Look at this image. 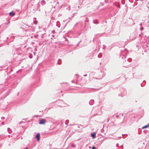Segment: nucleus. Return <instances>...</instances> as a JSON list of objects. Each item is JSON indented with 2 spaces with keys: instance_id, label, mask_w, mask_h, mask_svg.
Here are the masks:
<instances>
[{
  "instance_id": "obj_21",
  "label": "nucleus",
  "mask_w": 149,
  "mask_h": 149,
  "mask_svg": "<svg viewBox=\"0 0 149 149\" xmlns=\"http://www.w3.org/2000/svg\"><path fill=\"white\" fill-rule=\"evenodd\" d=\"M117 7L118 8H120V6L119 5H118Z\"/></svg>"
},
{
  "instance_id": "obj_25",
  "label": "nucleus",
  "mask_w": 149,
  "mask_h": 149,
  "mask_svg": "<svg viewBox=\"0 0 149 149\" xmlns=\"http://www.w3.org/2000/svg\"><path fill=\"white\" fill-rule=\"evenodd\" d=\"M2 124L3 125H4V123L3 122L2 123Z\"/></svg>"
},
{
  "instance_id": "obj_13",
  "label": "nucleus",
  "mask_w": 149,
  "mask_h": 149,
  "mask_svg": "<svg viewBox=\"0 0 149 149\" xmlns=\"http://www.w3.org/2000/svg\"><path fill=\"white\" fill-rule=\"evenodd\" d=\"M8 39V38L6 37L4 39H3L2 40L5 42Z\"/></svg>"
},
{
  "instance_id": "obj_12",
  "label": "nucleus",
  "mask_w": 149,
  "mask_h": 149,
  "mask_svg": "<svg viewBox=\"0 0 149 149\" xmlns=\"http://www.w3.org/2000/svg\"><path fill=\"white\" fill-rule=\"evenodd\" d=\"M61 63V60L60 59H59L58 61V64L60 65Z\"/></svg>"
},
{
  "instance_id": "obj_4",
  "label": "nucleus",
  "mask_w": 149,
  "mask_h": 149,
  "mask_svg": "<svg viewBox=\"0 0 149 149\" xmlns=\"http://www.w3.org/2000/svg\"><path fill=\"white\" fill-rule=\"evenodd\" d=\"M36 138L37 139L38 141H39L40 139V134L39 133H38L36 136Z\"/></svg>"
},
{
  "instance_id": "obj_28",
  "label": "nucleus",
  "mask_w": 149,
  "mask_h": 149,
  "mask_svg": "<svg viewBox=\"0 0 149 149\" xmlns=\"http://www.w3.org/2000/svg\"><path fill=\"white\" fill-rule=\"evenodd\" d=\"M144 82H146V81H145V80H144V81H143V83Z\"/></svg>"
},
{
  "instance_id": "obj_20",
  "label": "nucleus",
  "mask_w": 149,
  "mask_h": 149,
  "mask_svg": "<svg viewBox=\"0 0 149 149\" xmlns=\"http://www.w3.org/2000/svg\"><path fill=\"white\" fill-rule=\"evenodd\" d=\"M98 58H100L101 57V55H98Z\"/></svg>"
},
{
  "instance_id": "obj_32",
  "label": "nucleus",
  "mask_w": 149,
  "mask_h": 149,
  "mask_svg": "<svg viewBox=\"0 0 149 149\" xmlns=\"http://www.w3.org/2000/svg\"><path fill=\"white\" fill-rule=\"evenodd\" d=\"M141 86H142V84H141Z\"/></svg>"
},
{
  "instance_id": "obj_16",
  "label": "nucleus",
  "mask_w": 149,
  "mask_h": 149,
  "mask_svg": "<svg viewBox=\"0 0 149 149\" xmlns=\"http://www.w3.org/2000/svg\"><path fill=\"white\" fill-rule=\"evenodd\" d=\"M92 149H96V148L94 146H92Z\"/></svg>"
},
{
  "instance_id": "obj_30",
  "label": "nucleus",
  "mask_w": 149,
  "mask_h": 149,
  "mask_svg": "<svg viewBox=\"0 0 149 149\" xmlns=\"http://www.w3.org/2000/svg\"><path fill=\"white\" fill-rule=\"evenodd\" d=\"M80 41H80L78 43V44H79V43L80 42Z\"/></svg>"
},
{
  "instance_id": "obj_11",
  "label": "nucleus",
  "mask_w": 149,
  "mask_h": 149,
  "mask_svg": "<svg viewBox=\"0 0 149 149\" xmlns=\"http://www.w3.org/2000/svg\"><path fill=\"white\" fill-rule=\"evenodd\" d=\"M7 130H8V132L9 133V134H10L12 132V131L9 128H8V129H7Z\"/></svg>"
},
{
  "instance_id": "obj_22",
  "label": "nucleus",
  "mask_w": 149,
  "mask_h": 149,
  "mask_svg": "<svg viewBox=\"0 0 149 149\" xmlns=\"http://www.w3.org/2000/svg\"><path fill=\"white\" fill-rule=\"evenodd\" d=\"M29 58H32V56H29Z\"/></svg>"
},
{
  "instance_id": "obj_27",
  "label": "nucleus",
  "mask_w": 149,
  "mask_h": 149,
  "mask_svg": "<svg viewBox=\"0 0 149 149\" xmlns=\"http://www.w3.org/2000/svg\"><path fill=\"white\" fill-rule=\"evenodd\" d=\"M72 82L74 83V81L73 80L72 81Z\"/></svg>"
},
{
  "instance_id": "obj_10",
  "label": "nucleus",
  "mask_w": 149,
  "mask_h": 149,
  "mask_svg": "<svg viewBox=\"0 0 149 149\" xmlns=\"http://www.w3.org/2000/svg\"><path fill=\"white\" fill-rule=\"evenodd\" d=\"M149 127V125H148H148H145V126H144L142 128V129H144V128H148V127Z\"/></svg>"
},
{
  "instance_id": "obj_15",
  "label": "nucleus",
  "mask_w": 149,
  "mask_h": 149,
  "mask_svg": "<svg viewBox=\"0 0 149 149\" xmlns=\"http://www.w3.org/2000/svg\"><path fill=\"white\" fill-rule=\"evenodd\" d=\"M70 6H68V8H67L66 9L67 10L68 9L69 10H70Z\"/></svg>"
},
{
  "instance_id": "obj_3",
  "label": "nucleus",
  "mask_w": 149,
  "mask_h": 149,
  "mask_svg": "<svg viewBox=\"0 0 149 149\" xmlns=\"http://www.w3.org/2000/svg\"><path fill=\"white\" fill-rule=\"evenodd\" d=\"M45 120L44 119H42L39 120V124H45Z\"/></svg>"
},
{
  "instance_id": "obj_23",
  "label": "nucleus",
  "mask_w": 149,
  "mask_h": 149,
  "mask_svg": "<svg viewBox=\"0 0 149 149\" xmlns=\"http://www.w3.org/2000/svg\"><path fill=\"white\" fill-rule=\"evenodd\" d=\"M139 25L140 26H141L142 25V23H140Z\"/></svg>"
},
{
  "instance_id": "obj_24",
  "label": "nucleus",
  "mask_w": 149,
  "mask_h": 149,
  "mask_svg": "<svg viewBox=\"0 0 149 149\" xmlns=\"http://www.w3.org/2000/svg\"><path fill=\"white\" fill-rule=\"evenodd\" d=\"M83 76H84V77H86V76H87V74H86L84 75Z\"/></svg>"
},
{
  "instance_id": "obj_7",
  "label": "nucleus",
  "mask_w": 149,
  "mask_h": 149,
  "mask_svg": "<svg viewBox=\"0 0 149 149\" xmlns=\"http://www.w3.org/2000/svg\"><path fill=\"white\" fill-rule=\"evenodd\" d=\"M94 103V100H91L89 102V104L90 105H92Z\"/></svg>"
},
{
  "instance_id": "obj_9",
  "label": "nucleus",
  "mask_w": 149,
  "mask_h": 149,
  "mask_svg": "<svg viewBox=\"0 0 149 149\" xmlns=\"http://www.w3.org/2000/svg\"><path fill=\"white\" fill-rule=\"evenodd\" d=\"M93 23L96 24H98V22L97 21V19L94 20L93 21Z\"/></svg>"
},
{
  "instance_id": "obj_6",
  "label": "nucleus",
  "mask_w": 149,
  "mask_h": 149,
  "mask_svg": "<svg viewBox=\"0 0 149 149\" xmlns=\"http://www.w3.org/2000/svg\"><path fill=\"white\" fill-rule=\"evenodd\" d=\"M91 136L92 137L93 139H94L95 138L96 134L95 133H93L91 134Z\"/></svg>"
},
{
  "instance_id": "obj_5",
  "label": "nucleus",
  "mask_w": 149,
  "mask_h": 149,
  "mask_svg": "<svg viewBox=\"0 0 149 149\" xmlns=\"http://www.w3.org/2000/svg\"><path fill=\"white\" fill-rule=\"evenodd\" d=\"M15 15V13L13 11L9 13V15L11 16H13Z\"/></svg>"
},
{
  "instance_id": "obj_33",
  "label": "nucleus",
  "mask_w": 149,
  "mask_h": 149,
  "mask_svg": "<svg viewBox=\"0 0 149 149\" xmlns=\"http://www.w3.org/2000/svg\"><path fill=\"white\" fill-rule=\"evenodd\" d=\"M6 69V68H4V69H4V70H5V69Z\"/></svg>"
},
{
  "instance_id": "obj_29",
  "label": "nucleus",
  "mask_w": 149,
  "mask_h": 149,
  "mask_svg": "<svg viewBox=\"0 0 149 149\" xmlns=\"http://www.w3.org/2000/svg\"><path fill=\"white\" fill-rule=\"evenodd\" d=\"M118 144H116V146H118Z\"/></svg>"
},
{
  "instance_id": "obj_18",
  "label": "nucleus",
  "mask_w": 149,
  "mask_h": 149,
  "mask_svg": "<svg viewBox=\"0 0 149 149\" xmlns=\"http://www.w3.org/2000/svg\"><path fill=\"white\" fill-rule=\"evenodd\" d=\"M1 119H2V120H4V119H5V117H1Z\"/></svg>"
},
{
  "instance_id": "obj_34",
  "label": "nucleus",
  "mask_w": 149,
  "mask_h": 149,
  "mask_svg": "<svg viewBox=\"0 0 149 149\" xmlns=\"http://www.w3.org/2000/svg\"><path fill=\"white\" fill-rule=\"evenodd\" d=\"M148 124V125H149V123Z\"/></svg>"
},
{
  "instance_id": "obj_31",
  "label": "nucleus",
  "mask_w": 149,
  "mask_h": 149,
  "mask_svg": "<svg viewBox=\"0 0 149 149\" xmlns=\"http://www.w3.org/2000/svg\"><path fill=\"white\" fill-rule=\"evenodd\" d=\"M139 77H137V78H139Z\"/></svg>"
},
{
  "instance_id": "obj_17",
  "label": "nucleus",
  "mask_w": 149,
  "mask_h": 149,
  "mask_svg": "<svg viewBox=\"0 0 149 149\" xmlns=\"http://www.w3.org/2000/svg\"><path fill=\"white\" fill-rule=\"evenodd\" d=\"M143 28L142 27H141L140 28V30L141 31H142V30H143Z\"/></svg>"
},
{
  "instance_id": "obj_14",
  "label": "nucleus",
  "mask_w": 149,
  "mask_h": 149,
  "mask_svg": "<svg viewBox=\"0 0 149 149\" xmlns=\"http://www.w3.org/2000/svg\"><path fill=\"white\" fill-rule=\"evenodd\" d=\"M14 38H15V37L14 36H12L11 37V40H12V41H13V40Z\"/></svg>"
},
{
  "instance_id": "obj_1",
  "label": "nucleus",
  "mask_w": 149,
  "mask_h": 149,
  "mask_svg": "<svg viewBox=\"0 0 149 149\" xmlns=\"http://www.w3.org/2000/svg\"><path fill=\"white\" fill-rule=\"evenodd\" d=\"M128 51L125 49L123 51H122L121 53L120 54V58H121L122 59H124L125 60V62L127 63L128 62H130L132 61V59L130 58H128L126 61V55L127 54Z\"/></svg>"
},
{
  "instance_id": "obj_19",
  "label": "nucleus",
  "mask_w": 149,
  "mask_h": 149,
  "mask_svg": "<svg viewBox=\"0 0 149 149\" xmlns=\"http://www.w3.org/2000/svg\"><path fill=\"white\" fill-rule=\"evenodd\" d=\"M103 46H104V47L103 48V49H105V47H106V46H105L104 45H103Z\"/></svg>"
},
{
  "instance_id": "obj_8",
  "label": "nucleus",
  "mask_w": 149,
  "mask_h": 149,
  "mask_svg": "<svg viewBox=\"0 0 149 149\" xmlns=\"http://www.w3.org/2000/svg\"><path fill=\"white\" fill-rule=\"evenodd\" d=\"M42 5L43 6L45 4V1L44 0H42L41 2Z\"/></svg>"
},
{
  "instance_id": "obj_2",
  "label": "nucleus",
  "mask_w": 149,
  "mask_h": 149,
  "mask_svg": "<svg viewBox=\"0 0 149 149\" xmlns=\"http://www.w3.org/2000/svg\"><path fill=\"white\" fill-rule=\"evenodd\" d=\"M137 34L136 32H134L131 33L130 37L131 39H135L137 36Z\"/></svg>"
},
{
  "instance_id": "obj_26",
  "label": "nucleus",
  "mask_w": 149,
  "mask_h": 149,
  "mask_svg": "<svg viewBox=\"0 0 149 149\" xmlns=\"http://www.w3.org/2000/svg\"><path fill=\"white\" fill-rule=\"evenodd\" d=\"M120 147L121 148L122 147V149H123V146H120Z\"/></svg>"
}]
</instances>
